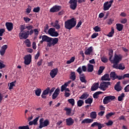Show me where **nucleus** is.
<instances>
[{"instance_id":"nucleus-29","label":"nucleus","mask_w":129,"mask_h":129,"mask_svg":"<svg viewBox=\"0 0 129 129\" xmlns=\"http://www.w3.org/2000/svg\"><path fill=\"white\" fill-rule=\"evenodd\" d=\"M92 51H93V47H90L86 51H85L84 53L85 55H90V54L92 52Z\"/></svg>"},{"instance_id":"nucleus-5","label":"nucleus","mask_w":129,"mask_h":129,"mask_svg":"<svg viewBox=\"0 0 129 129\" xmlns=\"http://www.w3.org/2000/svg\"><path fill=\"white\" fill-rule=\"evenodd\" d=\"M48 34L51 37H56L59 36V33L56 31L55 28H51L47 31Z\"/></svg>"},{"instance_id":"nucleus-26","label":"nucleus","mask_w":129,"mask_h":129,"mask_svg":"<svg viewBox=\"0 0 129 129\" xmlns=\"http://www.w3.org/2000/svg\"><path fill=\"white\" fill-rule=\"evenodd\" d=\"M117 74L114 72H111L110 74V77L111 80L114 81L116 79Z\"/></svg>"},{"instance_id":"nucleus-24","label":"nucleus","mask_w":129,"mask_h":129,"mask_svg":"<svg viewBox=\"0 0 129 129\" xmlns=\"http://www.w3.org/2000/svg\"><path fill=\"white\" fill-rule=\"evenodd\" d=\"M94 71V66L88 63L87 64V72L89 73H92Z\"/></svg>"},{"instance_id":"nucleus-41","label":"nucleus","mask_w":129,"mask_h":129,"mask_svg":"<svg viewBox=\"0 0 129 129\" xmlns=\"http://www.w3.org/2000/svg\"><path fill=\"white\" fill-rule=\"evenodd\" d=\"M105 69V67H100L98 71V75H100L103 73V71Z\"/></svg>"},{"instance_id":"nucleus-39","label":"nucleus","mask_w":129,"mask_h":129,"mask_svg":"<svg viewBox=\"0 0 129 129\" xmlns=\"http://www.w3.org/2000/svg\"><path fill=\"white\" fill-rule=\"evenodd\" d=\"M35 95H36V96H40L42 92V90L41 89L37 88L36 89V90H35Z\"/></svg>"},{"instance_id":"nucleus-36","label":"nucleus","mask_w":129,"mask_h":129,"mask_svg":"<svg viewBox=\"0 0 129 129\" xmlns=\"http://www.w3.org/2000/svg\"><path fill=\"white\" fill-rule=\"evenodd\" d=\"M70 79L73 80V81H75L76 79V76L75 72H71V73Z\"/></svg>"},{"instance_id":"nucleus-64","label":"nucleus","mask_w":129,"mask_h":129,"mask_svg":"<svg viewBox=\"0 0 129 129\" xmlns=\"http://www.w3.org/2000/svg\"><path fill=\"white\" fill-rule=\"evenodd\" d=\"M116 79H118V80H121L123 79V76H116Z\"/></svg>"},{"instance_id":"nucleus-11","label":"nucleus","mask_w":129,"mask_h":129,"mask_svg":"<svg viewBox=\"0 0 129 129\" xmlns=\"http://www.w3.org/2000/svg\"><path fill=\"white\" fill-rule=\"evenodd\" d=\"M112 68L116 70H124L125 69L123 63H119L118 64H113Z\"/></svg>"},{"instance_id":"nucleus-7","label":"nucleus","mask_w":129,"mask_h":129,"mask_svg":"<svg viewBox=\"0 0 129 129\" xmlns=\"http://www.w3.org/2000/svg\"><path fill=\"white\" fill-rule=\"evenodd\" d=\"M78 0H70V8L73 10H75L77 7Z\"/></svg>"},{"instance_id":"nucleus-15","label":"nucleus","mask_w":129,"mask_h":129,"mask_svg":"<svg viewBox=\"0 0 129 129\" xmlns=\"http://www.w3.org/2000/svg\"><path fill=\"white\" fill-rule=\"evenodd\" d=\"M111 7V4H109V2L107 1L106 2H105L103 4V10L104 11H108Z\"/></svg>"},{"instance_id":"nucleus-34","label":"nucleus","mask_w":129,"mask_h":129,"mask_svg":"<svg viewBox=\"0 0 129 129\" xmlns=\"http://www.w3.org/2000/svg\"><path fill=\"white\" fill-rule=\"evenodd\" d=\"M68 85H69L68 83H66L64 84V85H62L61 86V89H60L61 92H63L64 90H66Z\"/></svg>"},{"instance_id":"nucleus-54","label":"nucleus","mask_w":129,"mask_h":129,"mask_svg":"<svg viewBox=\"0 0 129 129\" xmlns=\"http://www.w3.org/2000/svg\"><path fill=\"white\" fill-rule=\"evenodd\" d=\"M33 25H27L26 26V29H27V30L29 31L30 30H33Z\"/></svg>"},{"instance_id":"nucleus-44","label":"nucleus","mask_w":129,"mask_h":129,"mask_svg":"<svg viewBox=\"0 0 129 129\" xmlns=\"http://www.w3.org/2000/svg\"><path fill=\"white\" fill-rule=\"evenodd\" d=\"M24 43L26 44V46L28 47H31V42L29 39H26V40L24 41Z\"/></svg>"},{"instance_id":"nucleus-21","label":"nucleus","mask_w":129,"mask_h":129,"mask_svg":"<svg viewBox=\"0 0 129 129\" xmlns=\"http://www.w3.org/2000/svg\"><path fill=\"white\" fill-rule=\"evenodd\" d=\"M116 30L119 32L121 31L124 28V25L121 24V23H116Z\"/></svg>"},{"instance_id":"nucleus-38","label":"nucleus","mask_w":129,"mask_h":129,"mask_svg":"<svg viewBox=\"0 0 129 129\" xmlns=\"http://www.w3.org/2000/svg\"><path fill=\"white\" fill-rule=\"evenodd\" d=\"M114 28H111V30L109 33L107 34V36L109 37H112L113 36V34H114Z\"/></svg>"},{"instance_id":"nucleus-59","label":"nucleus","mask_w":129,"mask_h":129,"mask_svg":"<svg viewBox=\"0 0 129 129\" xmlns=\"http://www.w3.org/2000/svg\"><path fill=\"white\" fill-rule=\"evenodd\" d=\"M105 124L107 126H110L113 124V122L112 120H108V121L106 122Z\"/></svg>"},{"instance_id":"nucleus-57","label":"nucleus","mask_w":129,"mask_h":129,"mask_svg":"<svg viewBox=\"0 0 129 129\" xmlns=\"http://www.w3.org/2000/svg\"><path fill=\"white\" fill-rule=\"evenodd\" d=\"M18 129H30L28 125L22 126L18 127Z\"/></svg>"},{"instance_id":"nucleus-33","label":"nucleus","mask_w":129,"mask_h":129,"mask_svg":"<svg viewBox=\"0 0 129 129\" xmlns=\"http://www.w3.org/2000/svg\"><path fill=\"white\" fill-rule=\"evenodd\" d=\"M93 101V99L92 98H88L87 99H86L85 101V102L86 104H89L90 105H91Z\"/></svg>"},{"instance_id":"nucleus-16","label":"nucleus","mask_w":129,"mask_h":129,"mask_svg":"<svg viewBox=\"0 0 129 129\" xmlns=\"http://www.w3.org/2000/svg\"><path fill=\"white\" fill-rule=\"evenodd\" d=\"M97 126L98 129H101L102 127H104V124H101L98 122H94L91 125V127Z\"/></svg>"},{"instance_id":"nucleus-3","label":"nucleus","mask_w":129,"mask_h":129,"mask_svg":"<svg viewBox=\"0 0 129 129\" xmlns=\"http://www.w3.org/2000/svg\"><path fill=\"white\" fill-rule=\"evenodd\" d=\"M123 56L121 54H114L113 59L110 61L113 64H118L121 61H122Z\"/></svg>"},{"instance_id":"nucleus-55","label":"nucleus","mask_w":129,"mask_h":129,"mask_svg":"<svg viewBox=\"0 0 129 129\" xmlns=\"http://www.w3.org/2000/svg\"><path fill=\"white\" fill-rule=\"evenodd\" d=\"M6 32L5 29L4 28L0 29V36L2 37L3 36V34Z\"/></svg>"},{"instance_id":"nucleus-1","label":"nucleus","mask_w":129,"mask_h":129,"mask_svg":"<svg viewBox=\"0 0 129 129\" xmlns=\"http://www.w3.org/2000/svg\"><path fill=\"white\" fill-rule=\"evenodd\" d=\"M77 25V20L76 18L73 17L71 19H68L64 22V28L67 29L71 30L74 28Z\"/></svg>"},{"instance_id":"nucleus-40","label":"nucleus","mask_w":129,"mask_h":129,"mask_svg":"<svg viewBox=\"0 0 129 129\" xmlns=\"http://www.w3.org/2000/svg\"><path fill=\"white\" fill-rule=\"evenodd\" d=\"M84 104V101L82 100H79L77 101V106L78 107H82Z\"/></svg>"},{"instance_id":"nucleus-56","label":"nucleus","mask_w":129,"mask_h":129,"mask_svg":"<svg viewBox=\"0 0 129 129\" xmlns=\"http://www.w3.org/2000/svg\"><path fill=\"white\" fill-rule=\"evenodd\" d=\"M101 61H102L103 62H104V63H107V62H108V59L107 58H106V57H102V58H101Z\"/></svg>"},{"instance_id":"nucleus-27","label":"nucleus","mask_w":129,"mask_h":129,"mask_svg":"<svg viewBox=\"0 0 129 129\" xmlns=\"http://www.w3.org/2000/svg\"><path fill=\"white\" fill-rule=\"evenodd\" d=\"M109 76H110L109 74H106L103 76H102L101 77V80H102V81H110Z\"/></svg>"},{"instance_id":"nucleus-25","label":"nucleus","mask_w":129,"mask_h":129,"mask_svg":"<svg viewBox=\"0 0 129 129\" xmlns=\"http://www.w3.org/2000/svg\"><path fill=\"white\" fill-rule=\"evenodd\" d=\"M59 21L58 20H55L53 27H54L56 30H59L60 29V25L59 24Z\"/></svg>"},{"instance_id":"nucleus-6","label":"nucleus","mask_w":129,"mask_h":129,"mask_svg":"<svg viewBox=\"0 0 129 129\" xmlns=\"http://www.w3.org/2000/svg\"><path fill=\"white\" fill-rule=\"evenodd\" d=\"M115 99L114 96H108L104 97L103 100V103L104 104H107L108 103H110L113 100Z\"/></svg>"},{"instance_id":"nucleus-43","label":"nucleus","mask_w":129,"mask_h":129,"mask_svg":"<svg viewBox=\"0 0 129 129\" xmlns=\"http://www.w3.org/2000/svg\"><path fill=\"white\" fill-rule=\"evenodd\" d=\"M68 101L70 103L72 106H74L75 104V100L74 99L71 98L68 100Z\"/></svg>"},{"instance_id":"nucleus-48","label":"nucleus","mask_w":129,"mask_h":129,"mask_svg":"<svg viewBox=\"0 0 129 129\" xmlns=\"http://www.w3.org/2000/svg\"><path fill=\"white\" fill-rule=\"evenodd\" d=\"M39 117L40 116H38V117L35 118V119L32 120V121L33 122V125H37L38 124L37 121H38Z\"/></svg>"},{"instance_id":"nucleus-17","label":"nucleus","mask_w":129,"mask_h":129,"mask_svg":"<svg viewBox=\"0 0 129 129\" xmlns=\"http://www.w3.org/2000/svg\"><path fill=\"white\" fill-rule=\"evenodd\" d=\"M74 120L71 117L68 118L66 119V125L68 126H71L74 123Z\"/></svg>"},{"instance_id":"nucleus-12","label":"nucleus","mask_w":129,"mask_h":129,"mask_svg":"<svg viewBox=\"0 0 129 129\" xmlns=\"http://www.w3.org/2000/svg\"><path fill=\"white\" fill-rule=\"evenodd\" d=\"M58 72V69L56 68V69H52L51 71H50L49 75L52 79H53L57 75Z\"/></svg>"},{"instance_id":"nucleus-58","label":"nucleus","mask_w":129,"mask_h":129,"mask_svg":"<svg viewBox=\"0 0 129 129\" xmlns=\"http://www.w3.org/2000/svg\"><path fill=\"white\" fill-rule=\"evenodd\" d=\"M40 10V7H36V8H33V12L39 13Z\"/></svg>"},{"instance_id":"nucleus-49","label":"nucleus","mask_w":129,"mask_h":129,"mask_svg":"<svg viewBox=\"0 0 129 129\" xmlns=\"http://www.w3.org/2000/svg\"><path fill=\"white\" fill-rule=\"evenodd\" d=\"M50 123L49 120L46 119L43 121L44 126H47Z\"/></svg>"},{"instance_id":"nucleus-47","label":"nucleus","mask_w":129,"mask_h":129,"mask_svg":"<svg viewBox=\"0 0 129 129\" xmlns=\"http://www.w3.org/2000/svg\"><path fill=\"white\" fill-rule=\"evenodd\" d=\"M80 80L82 83H86L87 82V80H86V77H79Z\"/></svg>"},{"instance_id":"nucleus-2","label":"nucleus","mask_w":129,"mask_h":129,"mask_svg":"<svg viewBox=\"0 0 129 129\" xmlns=\"http://www.w3.org/2000/svg\"><path fill=\"white\" fill-rule=\"evenodd\" d=\"M34 33L33 30H24V31H21L19 32V38L20 40L23 39H27L29 35H32Z\"/></svg>"},{"instance_id":"nucleus-42","label":"nucleus","mask_w":129,"mask_h":129,"mask_svg":"<svg viewBox=\"0 0 129 129\" xmlns=\"http://www.w3.org/2000/svg\"><path fill=\"white\" fill-rule=\"evenodd\" d=\"M124 97H125V94L121 93V94L118 97V98H117L118 101H122Z\"/></svg>"},{"instance_id":"nucleus-50","label":"nucleus","mask_w":129,"mask_h":129,"mask_svg":"<svg viewBox=\"0 0 129 129\" xmlns=\"http://www.w3.org/2000/svg\"><path fill=\"white\" fill-rule=\"evenodd\" d=\"M93 30L94 31H95L96 32H100L101 28H100V27H99L98 26H95V27H94Z\"/></svg>"},{"instance_id":"nucleus-20","label":"nucleus","mask_w":129,"mask_h":129,"mask_svg":"<svg viewBox=\"0 0 129 129\" xmlns=\"http://www.w3.org/2000/svg\"><path fill=\"white\" fill-rule=\"evenodd\" d=\"M42 38V40L44 41V42H47L48 43L51 42V38L47 36L46 35H43L41 37Z\"/></svg>"},{"instance_id":"nucleus-60","label":"nucleus","mask_w":129,"mask_h":129,"mask_svg":"<svg viewBox=\"0 0 129 129\" xmlns=\"http://www.w3.org/2000/svg\"><path fill=\"white\" fill-rule=\"evenodd\" d=\"M124 92H129V84L124 88Z\"/></svg>"},{"instance_id":"nucleus-14","label":"nucleus","mask_w":129,"mask_h":129,"mask_svg":"<svg viewBox=\"0 0 129 129\" xmlns=\"http://www.w3.org/2000/svg\"><path fill=\"white\" fill-rule=\"evenodd\" d=\"M59 93H60V89L59 88L56 89L52 95V96H51L52 99L53 100L55 99L58 97Z\"/></svg>"},{"instance_id":"nucleus-30","label":"nucleus","mask_w":129,"mask_h":129,"mask_svg":"<svg viewBox=\"0 0 129 129\" xmlns=\"http://www.w3.org/2000/svg\"><path fill=\"white\" fill-rule=\"evenodd\" d=\"M89 96V95L88 94V93H84L81 97H79V99L85 100L88 98V97Z\"/></svg>"},{"instance_id":"nucleus-22","label":"nucleus","mask_w":129,"mask_h":129,"mask_svg":"<svg viewBox=\"0 0 129 129\" xmlns=\"http://www.w3.org/2000/svg\"><path fill=\"white\" fill-rule=\"evenodd\" d=\"M8 48V45H3L1 49V55L3 56L5 52H6V49Z\"/></svg>"},{"instance_id":"nucleus-13","label":"nucleus","mask_w":129,"mask_h":129,"mask_svg":"<svg viewBox=\"0 0 129 129\" xmlns=\"http://www.w3.org/2000/svg\"><path fill=\"white\" fill-rule=\"evenodd\" d=\"M50 91V88L47 87L45 90H44L41 95V98L43 99H46V96L47 95H48Z\"/></svg>"},{"instance_id":"nucleus-28","label":"nucleus","mask_w":129,"mask_h":129,"mask_svg":"<svg viewBox=\"0 0 129 129\" xmlns=\"http://www.w3.org/2000/svg\"><path fill=\"white\" fill-rule=\"evenodd\" d=\"M93 122V119L90 118L84 119L83 121H82L81 123H90Z\"/></svg>"},{"instance_id":"nucleus-62","label":"nucleus","mask_w":129,"mask_h":129,"mask_svg":"<svg viewBox=\"0 0 129 129\" xmlns=\"http://www.w3.org/2000/svg\"><path fill=\"white\" fill-rule=\"evenodd\" d=\"M99 33H93V34L91 36V38L94 39L96 38L97 36H98Z\"/></svg>"},{"instance_id":"nucleus-53","label":"nucleus","mask_w":129,"mask_h":129,"mask_svg":"<svg viewBox=\"0 0 129 129\" xmlns=\"http://www.w3.org/2000/svg\"><path fill=\"white\" fill-rule=\"evenodd\" d=\"M113 21H114V19H112V18H109V19H108L107 20V24L108 25H111L113 23Z\"/></svg>"},{"instance_id":"nucleus-4","label":"nucleus","mask_w":129,"mask_h":129,"mask_svg":"<svg viewBox=\"0 0 129 129\" xmlns=\"http://www.w3.org/2000/svg\"><path fill=\"white\" fill-rule=\"evenodd\" d=\"M110 85L111 83L109 82H102L100 83L99 88L101 90L106 91Z\"/></svg>"},{"instance_id":"nucleus-18","label":"nucleus","mask_w":129,"mask_h":129,"mask_svg":"<svg viewBox=\"0 0 129 129\" xmlns=\"http://www.w3.org/2000/svg\"><path fill=\"white\" fill-rule=\"evenodd\" d=\"M121 82L120 81L117 82L114 86V90L117 92H119L122 90V87L120 86Z\"/></svg>"},{"instance_id":"nucleus-23","label":"nucleus","mask_w":129,"mask_h":129,"mask_svg":"<svg viewBox=\"0 0 129 129\" xmlns=\"http://www.w3.org/2000/svg\"><path fill=\"white\" fill-rule=\"evenodd\" d=\"M99 83H95L93 84V86H92V87L91 88V91H94L96 90L97 89H98L99 87Z\"/></svg>"},{"instance_id":"nucleus-46","label":"nucleus","mask_w":129,"mask_h":129,"mask_svg":"<svg viewBox=\"0 0 129 129\" xmlns=\"http://www.w3.org/2000/svg\"><path fill=\"white\" fill-rule=\"evenodd\" d=\"M115 112H110V113H108V114H107L106 115H105V117H106L107 119H109V118L112 116L113 115H114L115 114Z\"/></svg>"},{"instance_id":"nucleus-8","label":"nucleus","mask_w":129,"mask_h":129,"mask_svg":"<svg viewBox=\"0 0 129 129\" xmlns=\"http://www.w3.org/2000/svg\"><path fill=\"white\" fill-rule=\"evenodd\" d=\"M23 58L24 59V64L25 65H29L31 63L32 61V55L31 54L26 55Z\"/></svg>"},{"instance_id":"nucleus-51","label":"nucleus","mask_w":129,"mask_h":129,"mask_svg":"<svg viewBox=\"0 0 129 129\" xmlns=\"http://www.w3.org/2000/svg\"><path fill=\"white\" fill-rule=\"evenodd\" d=\"M82 22L81 21V20H80V21H79L78 23L77 24L75 29L76 30H78L79 28L82 25Z\"/></svg>"},{"instance_id":"nucleus-37","label":"nucleus","mask_w":129,"mask_h":129,"mask_svg":"<svg viewBox=\"0 0 129 129\" xmlns=\"http://www.w3.org/2000/svg\"><path fill=\"white\" fill-rule=\"evenodd\" d=\"M103 93V92H101V91H98V92H95L93 96V98H95V99H97L98 98V96L100 94H101Z\"/></svg>"},{"instance_id":"nucleus-45","label":"nucleus","mask_w":129,"mask_h":129,"mask_svg":"<svg viewBox=\"0 0 129 129\" xmlns=\"http://www.w3.org/2000/svg\"><path fill=\"white\" fill-rule=\"evenodd\" d=\"M27 29V26L25 24L20 25V32H24Z\"/></svg>"},{"instance_id":"nucleus-10","label":"nucleus","mask_w":129,"mask_h":129,"mask_svg":"<svg viewBox=\"0 0 129 129\" xmlns=\"http://www.w3.org/2000/svg\"><path fill=\"white\" fill-rule=\"evenodd\" d=\"M61 6L59 5H54L51 8H50L49 12L51 13H56L58 12L61 10Z\"/></svg>"},{"instance_id":"nucleus-32","label":"nucleus","mask_w":129,"mask_h":129,"mask_svg":"<svg viewBox=\"0 0 129 129\" xmlns=\"http://www.w3.org/2000/svg\"><path fill=\"white\" fill-rule=\"evenodd\" d=\"M90 117L92 118V119L96 118L97 116L96 112H95V111L91 112L90 113Z\"/></svg>"},{"instance_id":"nucleus-63","label":"nucleus","mask_w":129,"mask_h":129,"mask_svg":"<svg viewBox=\"0 0 129 129\" xmlns=\"http://www.w3.org/2000/svg\"><path fill=\"white\" fill-rule=\"evenodd\" d=\"M77 72L79 73V75L82 73V70L81 67H79L77 70Z\"/></svg>"},{"instance_id":"nucleus-19","label":"nucleus","mask_w":129,"mask_h":129,"mask_svg":"<svg viewBox=\"0 0 129 129\" xmlns=\"http://www.w3.org/2000/svg\"><path fill=\"white\" fill-rule=\"evenodd\" d=\"M5 25L8 31H11L13 29V24L12 22H6Z\"/></svg>"},{"instance_id":"nucleus-52","label":"nucleus","mask_w":129,"mask_h":129,"mask_svg":"<svg viewBox=\"0 0 129 129\" xmlns=\"http://www.w3.org/2000/svg\"><path fill=\"white\" fill-rule=\"evenodd\" d=\"M16 81H14V82H12L10 83V87H9V89L12 90L13 88V86H15V84L16 83Z\"/></svg>"},{"instance_id":"nucleus-31","label":"nucleus","mask_w":129,"mask_h":129,"mask_svg":"<svg viewBox=\"0 0 129 129\" xmlns=\"http://www.w3.org/2000/svg\"><path fill=\"white\" fill-rule=\"evenodd\" d=\"M113 50L112 49L109 50L108 55L109 56V60L111 62L112 61V58L113 57Z\"/></svg>"},{"instance_id":"nucleus-9","label":"nucleus","mask_w":129,"mask_h":129,"mask_svg":"<svg viewBox=\"0 0 129 129\" xmlns=\"http://www.w3.org/2000/svg\"><path fill=\"white\" fill-rule=\"evenodd\" d=\"M59 41V39L57 38H51V41L49 43L47 44V46L49 47H51L52 45L54 46Z\"/></svg>"},{"instance_id":"nucleus-35","label":"nucleus","mask_w":129,"mask_h":129,"mask_svg":"<svg viewBox=\"0 0 129 129\" xmlns=\"http://www.w3.org/2000/svg\"><path fill=\"white\" fill-rule=\"evenodd\" d=\"M66 114L68 115L73 116L74 114V113H73L71 114L72 109L71 108H67L66 109Z\"/></svg>"},{"instance_id":"nucleus-61","label":"nucleus","mask_w":129,"mask_h":129,"mask_svg":"<svg viewBox=\"0 0 129 129\" xmlns=\"http://www.w3.org/2000/svg\"><path fill=\"white\" fill-rule=\"evenodd\" d=\"M127 19L126 18H124V19H122L120 21V23L123 24H125L127 23Z\"/></svg>"}]
</instances>
